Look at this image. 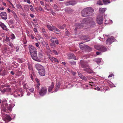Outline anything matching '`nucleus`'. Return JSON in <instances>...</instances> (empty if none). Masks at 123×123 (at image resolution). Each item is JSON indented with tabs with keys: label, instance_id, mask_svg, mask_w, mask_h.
Listing matches in <instances>:
<instances>
[{
	"label": "nucleus",
	"instance_id": "nucleus-1",
	"mask_svg": "<svg viewBox=\"0 0 123 123\" xmlns=\"http://www.w3.org/2000/svg\"><path fill=\"white\" fill-rule=\"evenodd\" d=\"M0 103L1 104V111L5 112L6 111V107H7L8 110L11 111L12 108L15 106L14 104H10L9 106L8 107V104L7 103V100L5 99L0 100Z\"/></svg>",
	"mask_w": 123,
	"mask_h": 123
},
{
	"label": "nucleus",
	"instance_id": "nucleus-2",
	"mask_svg": "<svg viewBox=\"0 0 123 123\" xmlns=\"http://www.w3.org/2000/svg\"><path fill=\"white\" fill-rule=\"evenodd\" d=\"M29 51L32 58L34 60L38 62H40L37 55V49L33 46L30 45L29 46Z\"/></svg>",
	"mask_w": 123,
	"mask_h": 123
},
{
	"label": "nucleus",
	"instance_id": "nucleus-3",
	"mask_svg": "<svg viewBox=\"0 0 123 123\" xmlns=\"http://www.w3.org/2000/svg\"><path fill=\"white\" fill-rule=\"evenodd\" d=\"M36 68L39 71V73L41 76H44L45 74V71L44 67L40 64H37L35 65Z\"/></svg>",
	"mask_w": 123,
	"mask_h": 123
},
{
	"label": "nucleus",
	"instance_id": "nucleus-4",
	"mask_svg": "<svg viewBox=\"0 0 123 123\" xmlns=\"http://www.w3.org/2000/svg\"><path fill=\"white\" fill-rule=\"evenodd\" d=\"M47 88L45 87H42L41 89L39 92L40 95L42 96L44 95L47 92Z\"/></svg>",
	"mask_w": 123,
	"mask_h": 123
},
{
	"label": "nucleus",
	"instance_id": "nucleus-5",
	"mask_svg": "<svg viewBox=\"0 0 123 123\" xmlns=\"http://www.w3.org/2000/svg\"><path fill=\"white\" fill-rule=\"evenodd\" d=\"M96 20L97 23L98 24H102L103 23V16L102 15H99L97 17Z\"/></svg>",
	"mask_w": 123,
	"mask_h": 123
},
{
	"label": "nucleus",
	"instance_id": "nucleus-6",
	"mask_svg": "<svg viewBox=\"0 0 123 123\" xmlns=\"http://www.w3.org/2000/svg\"><path fill=\"white\" fill-rule=\"evenodd\" d=\"M86 9V10L87 12V13L89 15V16H91L94 12L93 9L90 7H88L85 8Z\"/></svg>",
	"mask_w": 123,
	"mask_h": 123
},
{
	"label": "nucleus",
	"instance_id": "nucleus-7",
	"mask_svg": "<svg viewBox=\"0 0 123 123\" xmlns=\"http://www.w3.org/2000/svg\"><path fill=\"white\" fill-rule=\"evenodd\" d=\"M2 116L3 117V119L6 122L9 121L11 120V117L8 115L5 114H3Z\"/></svg>",
	"mask_w": 123,
	"mask_h": 123
},
{
	"label": "nucleus",
	"instance_id": "nucleus-8",
	"mask_svg": "<svg viewBox=\"0 0 123 123\" xmlns=\"http://www.w3.org/2000/svg\"><path fill=\"white\" fill-rule=\"evenodd\" d=\"M92 19V18H85L81 21V24H87L89 22V21Z\"/></svg>",
	"mask_w": 123,
	"mask_h": 123
},
{
	"label": "nucleus",
	"instance_id": "nucleus-9",
	"mask_svg": "<svg viewBox=\"0 0 123 123\" xmlns=\"http://www.w3.org/2000/svg\"><path fill=\"white\" fill-rule=\"evenodd\" d=\"M86 9L85 8L83 9L81 11V13L82 16L83 17L89 16V15L87 13V12L85 10Z\"/></svg>",
	"mask_w": 123,
	"mask_h": 123
},
{
	"label": "nucleus",
	"instance_id": "nucleus-10",
	"mask_svg": "<svg viewBox=\"0 0 123 123\" xmlns=\"http://www.w3.org/2000/svg\"><path fill=\"white\" fill-rule=\"evenodd\" d=\"M0 15L2 19L6 20L7 18V16L6 12H2L0 13Z\"/></svg>",
	"mask_w": 123,
	"mask_h": 123
},
{
	"label": "nucleus",
	"instance_id": "nucleus-11",
	"mask_svg": "<svg viewBox=\"0 0 123 123\" xmlns=\"http://www.w3.org/2000/svg\"><path fill=\"white\" fill-rule=\"evenodd\" d=\"M106 10V8H100L99 9V13L100 14L99 15H101L102 14L103 15Z\"/></svg>",
	"mask_w": 123,
	"mask_h": 123
},
{
	"label": "nucleus",
	"instance_id": "nucleus-12",
	"mask_svg": "<svg viewBox=\"0 0 123 123\" xmlns=\"http://www.w3.org/2000/svg\"><path fill=\"white\" fill-rule=\"evenodd\" d=\"M48 55L49 56V58L50 60L52 62L54 61L57 62H59L58 61L57 59L55 58L54 57H51L49 55Z\"/></svg>",
	"mask_w": 123,
	"mask_h": 123
},
{
	"label": "nucleus",
	"instance_id": "nucleus-13",
	"mask_svg": "<svg viewBox=\"0 0 123 123\" xmlns=\"http://www.w3.org/2000/svg\"><path fill=\"white\" fill-rule=\"evenodd\" d=\"M76 3L77 2L76 1L74 0H72L71 1L68 2L66 4V5L67 6L69 5H74L76 4Z\"/></svg>",
	"mask_w": 123,
	"mask_h": 123
},
{
	"label": "nucleus",
	"instance_id": "nucleus-14",
	"mask_svg": "<svg viewBox=\"0 0 123 123\" xmlns=\"http://www.w3.org/2000/svg\"><path fill=\"white\" fill-rule=\"evenodd\" d=\"M54 83L52 82L51 85L50 86L49 88L48 89V92H51V93H52V92H53L54 91H52L53 90L54 87Z\"/></svg>",
	"mask_w": 123,
	"mask_h": 123
},
{
	"label": "nucleus",
	"instance_id": "nucleus-15",
	"mask_svg": "<svg viewBox=\"0 0 123 123\" xmlns=\"http://www.w3.org/2000/svg\"><path fill=\"white\" fill-rule=\"evenodd\" d=\"M82 43H80L79 44L80 48L81 49H83L85 48H89L90 49H91V48L87 45H85L84 44L81 45V44Z\"/></svg>",
	"mask_w": 123,
	"mask_h": 123
},
{
	"label": "nucleus",
	"instance_id": "nucleus-16",
	"mask_svg": "<svg viewBox=\"0 0 123 123\" xmlns=\"http://www.w3.org/2000/svg\"><path fill=\"white\" fill-rule=\"evenodd\" d=\"M115 39H107L106 41L107 44H110L111 43L115 41Z\"/></svg>",
	"mask_w": 123,
	"mask_h": 123
},
{
	"label": "nucleus",
	"instance_id": "nucleus-17",
	"mask_svg": "<svg viewBox=\"0 0 123 123\" xmlns=\"http://www.w3.org/2000/svg\"><path fill=\"white\" fill-rule=\"evenodd\" d=\"M60 86V83L59 82L57 83L56 85L55 88V90L53 92H56L59 88Z\"/></svg>",
	"mask_w": 123,
	"mask_h": 123
},
{
	"label": "nucleus",
	"instance_id": "nucleus-18",
	"mask_svg": "<svg viewBox=\"0 0 123 123\" xmlns=\"http://www.w3.org/2000/svg\"><path fill=\"white\" fill-rule=\"evenodd\" d=\"M84 69L85 71H86L89 73L91 74L93 72L92 70L90 68H88Z\"/></svg>",
	"mask_w": 123,
	"mask_h": 123
},
{
	"label": "nucleus",
	"instance_id": "nucleus-19",
	"mask_svg": "<svg viewBox=\"0 0 123 123\" xmlns=\"http://www.w3.org/2000/svg\"><path fill=\"white\" fill-rule=\"evenodd\" d=\"M101 45H96L94 46V47L95 49H97V50H102L104 51V50H103L101 49Z\"/></svg>",
	"mask_w": 123,
	"mask_h": 123
},
{
	"label": "nucleus",
	"instance_id": "nucleus-20",
	"mask_svg": "<svg viewBox=\"0 0 123 123\" xmlns=\"http://www.w3.org/2000/svg\"><path fill=\"white\" fill-rule=\"evenodd\" d=\"M75 26L77 27L78 29H80L83 26L81 23H76L75 25Z\"/></svg>",
	"mask_w": 123,
	"mask_h": 123
},
{
	"label": "nucleus",
	"instance_id": "nucleus-21",
	"mask_svg": "<svg viewBox=\"0 0 123 123\" xmlns=\"http://www.w3.org/2000/svg\"><path fill=\"white\" fill-rule=\"evenodd\" d=\"M0 25L3 29L7 31L6 26L3 23H1L0 24Z\"/></svg>",
	"mask_w": 123,
	"mask_h": 123
},
{
	"label": "nucleus",
	"instance_id": "nucleus-22",
	"mask_svg": "<svg viewBox=\"0 0 123 123\" xmlns=\"http://www.w3.org/2000/svg\"><path fill=\"white\" fill-rule=\"evenodd\" d=\"M38 58L39 59H41L43 57V55L42 52H40L38 53Z\"/></svg>",
	"mask_w": 123,
	"mask_h": 123
},
{
	"label": "nucleus",
	"instance_id": "nucleus-23",
	"mask_svg": "<svg viewBox=\"0 0 123 123\" xmlns=\"http://www.w3.org/2000/svg\"><path fill=\"white\" fill-rule=\"evenodd\" d=\"M101 58H96L95 59V61L98 64L101 62Z\"/></svg>",
	"mask_w": 123,
	"mask_h": 123
},
{
	"label": "nucleus",
	"instance_id": "nucleus-24",
	"mask_svg": "<svg viewBox=\"0 0 123 123\" xmlns=\"http://www.w3.org/2000/svg\"><path fill=\"white\" fill-rule=\"evenodd\" d=\"M101 49L103 50H104V51L102 50H100L102 52H104L107 50V49L105 48V47L104 46L102 45L101 47Z\"/></svg>",
	"mask_w": 123,
	"mask_h": 123
},
{
	"label": "nucleus",
	"instance_id": "nucleus-25",
	"mask_svg": "<svg viewBox=\"0 0 123 123\" xmlns=\"http://www.w3.org/2000/svg\"><path fill=\"white\" fill-rule=\"evenodd\" d=\"M65 11L67 12L70 13L72 11L70 8L67 7L65 8Z\"/></svg>",
	"mask_w": 123,
	"mask_h": 123
},
{
	"label": "nucleus",
	"instance_id": "nucleus-26",
	"mask_svg": "<svg viewBox=\"0 0 123 123\" xmlns=\"http://www.w3.org/2000/svg\"><path fill=\"white\" fill-rule=\"evenodd\" d=\"M52 39H51L52 43H50V46L51 48H53L55 46V45L54 43V42H53Z\"/></svg>",
	"mask_w": 123,
	"mask_h": 123
},
{
	"label": "nucleus",
	"instance_id": "nucleus-27",
	"mask_svg": "<svg viewBox=\"0 0 123 123\" xmlns=\"http://www.w3.org/2000/svg\"><path fill=\"white\" fill-rule=\"evenodd\" d=\"M74 55L73 54H68V58L69 59L73 58V56H74Z\"/></svg>",
	"mask_w": 123,
	"mask_h": 123
},
{
	"label": "nucleus",
	"instance_id": "nucleus-28",
	"mask_svg": "<svg viewBox=\"0 0 123 123\" xmlns=\"http://www.w3.org/2000/svg\"><path fill=\"white\" fill-rule=\"evenodd\" d=\"M103 2L105 4H107L110 3L109 0H103Z\"/></svg>",
	"mask_w": 123,
	"mask_h": 123
},
{
	"label": "nucleus",
	"instance_id": "nucleus-29",
	"mask_svg": "<svg viewBox=\"0 0 123 123\" xmlns=\"http://www.w3.org/2000/svg\"><path fill=\"white\" fill-rule=\"evenodd\" d=\"M66 26L65 24H64L62 26H60L58 27V28L60 29H64Z\"/></svg>",
	"mask_w": 123,
	"mask_h": 123
},
{
	"label": "nucleus",
	"instance_id": "nucleus-30",
	"mask_svg": "<svg viewBox=\"0 0 123 123\" xmlns=\"http://www.w3.org/2000/svg\"><path fill=\"white\" fill-rule=\"evenodd\" d=\"M53 30L54 32L56 31H58V32H60V31L59 29L55 28L54 26H53Z\"/></svg>",
	"mask_w": 123,
	"mask_h": 123
},
{
	"label": "nucleus",
	"instance_id": "nucleus-31",
	"mask_svg": "<svg viewBox=\"0 0 123 123\" xmlns=\"http://www.w3.org/2000/svg\"><path fill=\"white\" fill-rule=\"evenodd\" d=\"M0 71V73L1 74L5 75L6 74V71L5 70H1Z\"/></svg>",
	"mask_w": 123,
	"mask_h": 123
},
{
	"label": "nucleus",
	"instance_id": "nucleus-32",
	"mask_svg": "<svg viewBox=\"0 0 123 123\" xmlns=\"http://www.w3.org/2000/svg\"><path fill=\"white\" fill-rule=\"evenodd\" d=\"M47 27L48 28V29L51 31H53V26L52 28L49 25H47Z\"/></svg>",
	"mask_w": 123,
	"mask_h": 123
},
{
	"label": "nucleus",
	"instance_id": "nucleus-33",
	"mask_svg": "<svg viewBox=\"0 0 123 123\" xmlns=\"http://www.w3.org/2000/svg\"><path fill=\"white\" fill-rule=\"evenodd\" d=\"M97 4L100 5H103L102 1L100 0L98 1L97 2Z\"/></svg>",
	"mask_w": 123,
	"mask_h": 123
},
{
	"label": "nucleus",
	"instance_id": "nucleus-34",
	"mask_svg": "<svg viewBox=\"0 0 123 123\" xmlns=\"http://www.w3.org/2000/svg\"><path fill=\"white\" fill-rule=\"evenodd\" d=\"M19 48V47L17 45H15L14 46L16 52H18V51Z\"/></svg>",
	"mask_w": 123,
	"mask_h": 123
},
{
	"label": "nucleus",
	"instance_id": "nucleus-35",
	"mask_svg": "<svg viewBox=\"0 0 123 123\" xmlns=\"http://www.w3.org/2000/svg\"><path fill=\"white\" fill-rule=\"evenodd\" d=\"M47 52L50 54H52V52L49 48H47Z\"/></svg>",
	"mask_w": 123,
	"mask_h": 123
},
{
	"label": "nucleus",
	"instance_id": "nucleus-36",
	"mask_svg": "<svg viewBox=\"0 0 123 123\" xmlns=\"http://www.w3.org/2000/svg\"><path fill=\"white\" fill-rule=\"evenodd\" d=\"M23 87L25 89H27L28 86L27 84L26 83L24 84L23 85Z\"/></svg>",
	"mask_w": 123,
	"mask_h": 123
},
{
	"label": "nucleus",
	"instance_id": "nucleus-37",
	"mask_svg": "<svg viewBox=\"0 0 123 123\" xmlns=\"http://www.w3.org/2000/svg\"><path fill=\"white\" fill-rule=\"evenodd\" d=\"M16 6L17 7L18 9H22V6L20 4H17V5Z\"/></svg>",
	"mask_w": 123,
	"mask_h": 123
},
{
	"label": "nucleus",
	"instance_id": "nucleus-38",
	"mask_svg": "<svg viewBox=\"0 0 123 123\" xmlns=\"http://www.w3.org/2000/svg\"><path fill=\"white\" fill-rule=\"evenodd\" d=\"M54 8L56 10V11H58V10L57 9L58 8V7L55 4L54 5Z\"/></svg>",
	"mask_w": 123,
	"mask_h": 123
},
{
	"label": "nucleus",
	"instance_id": "nucleus-39",
	"mask_svg": "<svg viewBox=\"0 0 123 123\" xmlns=\"http://www.w3.org/2000/svg\"><path fill=\"white\" fill-rule=\"evenodd\" d=\"M80 77L82 79L84 80H86L87 79L86 78V77H85L83 75H81L80 76Z\"/></svg>",
	"mask_w": 123,
	"mask_h": 123
},
{
	"label": "nucleus",
	"instance_id": "nucleus-40",
	"mask_svg": "<svg viewBox=\"0 0 123 123\" xmlns=\"http://www.w3.org/2000/svg\"><path fill=\"white\" fill-rule=\"evenodd\" d=\"M14 16V18H15V19L16 20H18V18L17 17V15L16 14H14V15H13Z\"/></svg>",
	"mask_w": 123,
	"mask_h": 123
},
{
	"label": "nucleus",
	"instance_id": "nucleus-41",
	"mask_svg": "<svg viewBox=\"0 0 123 123\" xmlns=\"http://www.w3.org/2000/svg\"><path fill=\"white\" fill-rule=\"evenodd\" d=\"M29 90L32 93H34V90L33 88L32 87L29 89Z\"/></svg>",
	"mask_w": 123,
	"mask_h": 123
},
{
	"label": "nucleus",
	"instance_id": "nucleus-42",
	"mask_svg": "<svg viewBox=\"0 0 123 123\" xmlns=\"http://www.w3.org/2000/svg\"><path fill=\"white\" fill-rule=\"evenodd\" d=\"M70 34V33L68 31H66L65 34L66 36H68Z\"/></svg>",
	"mask_w": 123,
	"mask_h": 123
},
{
	"label": "nucleus",
	"instance_id": "nucleus-43",
	"mask_svg": "<svg viewBox=\"0 0 123 123\" xmlns=\"http://www.w3.org/2000/svg\"><path fill=\"white\" fill-rule=\"evenodd\" d=\"M49 10H50V11L51 12V13L52 14L54 15H55V13L53 12L52 10L51 9H50Z\"/></svg>",
	"mask_w": 123,
	"mask_h": 123
},
{
	"label": "nucleus",
	"instance_id": "nucleus-44",
	"mask_svg": "<svg viewBox=\"0 0 123 123\" xmlns=\"http://www.w3.org/2000/svg\"><path fill=\"white\" fill-rule=\"evenodd\" d=\"M11 37H12V38H15V37L14 35V34L12 33L11 35H10Z\"/></svg>",
	"mask_w": 123,
	"mask_h": 123
},
{
	"label": "nucleus",
	"instance_id": "nucleus-45",
	"mask_svg": "<svg viewBox=\"0 0 123 123\" xmlns=\"http://www.w3.org/2000/svg\"><path fill=\"white\" fill-rule=\"evenodd\" d=\"M35 80L37 84H38L39 85H40V83H39V80H38V79L37 78H36L35 79Z\"/></svg>",
	"mask_w": 123,
	"mask_h": 123
},
{
	"label": "nucleus",
	"instance_id": "nucleus-46",
	"mask_svg": "<svg viewBox=\"0 0 123 123\" xmlns=\"http://www.w3.org/2000/svg\"><path fill=\"white\" fill-rule=\"evenodd\" d=\"M90 79H91V81H96V79L94 78H92V77H91L90 78Z\"/></svg>",
	"mask_w": 123,
	"mask_h": 123
},
{
	"label": "nucleus",
	"instance_id": "nucleus-47",
	"mask_svg": "<svg viewBox=\"0 0 123 123\" xmlns=\"http://www.w3.org/2000/svg\"><path fill=\"white\" fill-rule=\"evenodd\" d=\"M7 43L8 45H9L11 47H12V44L9 42H8Z\"/></svg>",
	"mask_w": 123,
	"mask_h": 123
},
{
	"label": "nucleus",
	"instance_id": "nucleus-48",
	"mask_svg": "<svg viewBox=\"0 0 123 123\" xmlns=\"http://www.w3.org/2000/svg\"><path fill=\"white\" fill-rule=\"evenodd\" d=\"M76 62L73 61L70 62V63L74 65L76 63Z\"/></svg>",
	"mask_w": 123,
	"mask_h": 123
},
{
	"label": "nucleus",
	"instance_id": "nucleus-49",
	"mask_svg": "<svg viewBox=\"0 0 123 123\" xmlns=\"http://www.w3.org/2000/svg\"><path fill=\"white\" fill-rule=\"evenodd\" d=\"M53 51L54 53L56 55H57L58 54L57 52L55 50H53Z\"/></svg>",
	"mask_w": 123,
	"mask_h": 123
},
{
	"label": "nucleus",
	"instance_id": "nucleus-50",
	"mask_svg": "<svg viewBox=\"0 0 123 123\" xmlns=\"http://www.w3.org/2000/svg\"><path fill=\"white\" fill-rule=\"evenodd\" d=\"M19 91L21 92V93H23V91L22 90V88H20L19 90Z\"/></svg>",
	"mask_w": 123,
	"mask_h": 123
},
{
	"label": "nucleus",
	"instance_id": "nucleus-51",
	"mask_svg": "<svg viewBox=\"0 0 123 123\" xmlns=\"http://www.w3.org/2000/svg\"><path fill=\"white\" fill-rule=\"evenodd\" d=\"M9 22L10 24H12L13 23V21L12 20H10L9 21Z\"/></svg>",
	"mask_w": 123,
	"mask_h": 123
},
{
	"label": "nucleus",
	"instance_id": "nucleus-52",
	"mask_svg": "<svg viewBox=\"0 0 123 123\" xmlns=\"http://www.w3.org/2000/svg\"><path fill=\"white\" fill-rule=\"evenodd\" d=\"M53 42H54L56 44H58V41L57 40H55V41L53 40Z\"/></svg>",
	"mask_w": 123,
	"mask_h": 123
},
{
	"label": "nucleus",
	"instance_id": "nucleus-53",
	"mask_svg": "<svg viewBox=\"0 0 123 123\" xmlns=\"http://www.w3.org/2000/svg\"><path fill=\"white\" fill-rule=\"evenodd\" d=\"M109 85L111 87H113V83H111L109 84Z\"/></svg>",
	"mask_w": 123,
	"mask_h": 123
},
{
	"label": "nucleus",
	"instance_id": "nucleus-54",
	"mask_svg": "<svg viewBox=\"0 0 123 123\" xmlns=\"http://www.w3.org/2000/svg\"><path fill=\"white\" fill-rule=\"evenodd\" d=\"M9 39H5V40H4L3 42H8V41H9Z\"/></svg>",
	"mask_w": 123,
	"mask_h": 123
},
{
	"label": "nucleus",
	"instance_id": "nucleus-55",
	"mask_svg": "<svg viewBox=\"0 0 123 123\" xmlns=\"http://www.w3.org/2000/svg\"><path fill=\"white\" fill-rule=\"evenodd\" d=\"M34 31L35 32H37V30L36 28H35L34 29Z\"/></svg>",
	"mask_w": 123,
	"mask_h": 123
},
{
	"label": "nucleus",
	"instance_id": "nucleus-56",
	"mask_svg": "<svg viewBox=\"0 0 123 123\" xmlns=\"http://www.w3.org/2000/svg\"><path fill=\"white\" fill-rule=\"evenodd\" d=\"M95 89H96L98 90L99 91L100 89V88L98 86H97L96 87V88H95Z\"/></svg>",
	"mask_w": 123,
	"mask_h": 123
},
{
	"label": "nucleus",
	"instance_id": "nucleus-57",
	"mask_svg": "<svg viewBox=\"0 0 123 123\" xmlns=\"http://www.w3.org/2000/svg\"><path fill=\"white\" fill-rule=\"evenodd\" d=\"M40 85H39L38 84H37L36 85V87L37 88V89H39V86Z\"/></svg>",
	"mask_w": 123,
	"mask_h": 123
},
{
	"label": "nucleus",
	"instance_id": "nucleus-58",
	"mask_svg": "<svg viewBox=\"0 0 123 123\" xmlns=\"http://www.w3.org/2000/svg\"><path fill=\"white\" fill-rule=\"evenodd\" d=\"M40 3L42 5H44V3L42 1H40Z\"/></svg>",
	"mask_w": 123,
	"mask_h": 123
},
{
	"label": "nucleus",
	"instance_id": "nucleus-59",
	"mask_svg": "<svg viewBox=\"0 0 123 123\" xmlns=\"http://www.w3.org/2000/svg\"><path fill=\"white\" fill-rule=\"evenodd\" d=\"M30 16L31 18H33L34 16V15L32 14H30Z\"/></svg>",
	"mask_w": 123,
	"mask_h": 123
},
{
	"label": "nucleus",
	"instance_id": "nucleus-60",
	"mask_svg": "<svg viewBox=\"0 0 123 123\" xmlns=\"http://www.w3.org/2000/svg\"><path fill=\"white\" fill-rule=\"evenodd\" d=\"M113 76V74H111L108 76V77H111Z\"/></svg>",
	"mask_w": 123,
	"mask_h": 123
},
{
	"label": "nucleus",
	"instance_id": "nucleus-61",
	"mask_svg": "<svg viewBox=\"0 0 123 123\" xmlns=\"http://www.w3.org/2000/svg\"><path fill=\"white\" fill-rule=\"evenodd\" d=\"M11 12H12V13H13V15H14V14H15L16 13H15V12L13 11L12 10L11 11Z\"/></svg>",
	"mask_w": 123,
	"mask_h": 123
},
{
	"label": "nucleus",
	"instance_id": "nucleus-62",
	"mask_svg": "<svg viewBox=\"0 0 123 123\" xmlns=\"http://www.w3.org/2000/svg\"><path fill=\"white\" fill-rule=\"evenodd\" d=\"M39 10L40 11H42L43 10V9L41 7H39Z\"/></svg>",
	"mask_w": 123,
	"mask_h": 123
},
{
	"label": "nucleus",
	"instance_id": "nucleus-63",
	"mask_svg": "<svg viewBox=\"0 0 123 123\" xmlns=\"http://www.w3.org/2000/svg\"><path fill=\"white\" fill-rule=\"evenodd\" d=\"M30 92H28L27 93V95L28 96H29L30 95Z\"/></svg>",
	"mask_w": 123,
	"mask_h": 123
},
{
	"label": "nucleus",
	"instance_id": "nucleus-64",
	"mask_svg": "<svg viewBox=\"0 0 123 123\" xmlns=\"http://www.w3.org/2000/svg\"><path fill=\"white\" fill-rule=\"evenodd\" d=\"M87 37L86 36H83L82 37V38H87Z\"/></svg>",
	"mask_w": 123,
	"mask_h": 123
}]
</instances>
